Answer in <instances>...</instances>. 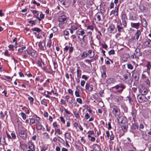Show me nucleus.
Segmentation results:
<instances>
[{
  "instance_id": "nucleus-1",
  "label": "nucleus",
  "mask_w": 151,
  "mask_h": 151,
  "mask_svg": "<svg viewBox=\"0 0 151 151\" xmlns=\"http://www.w3.org/2000/svg\"><path fill=\"white\" fill-rule=\"evenodd\" d=\"M58 21L59 22V26L62 29L64 28L66 24L68 25L72 24V21L65 15L60 16L58 18Z\"/></svg>"
},
{
  "instance_id": "nucleus-2",
  "label": "nucleus",
  "mask_w": 151,
  "mask_h": 151,
  "mask_svg": "<svg viewBox=\"0 0 151 151\" xmlns=\"http://www.w3.org/2000/svg\"><path fill=\"white\" fill-rule=\"evenodd\" d=\"M112 108L113 114L115 117L117 118L119 116L120 114L119 109L115 105H113L112 106Z\"/></svg>"
},
{
  "instance_id": "nucleus-3",
  "label": "nucleus",
  "mask_w": 151,
  "mask_h": 151,
  "mask_svg": "<svg viewBox=\"0 0 151 151\" xmlns=\"http://www.w3.org/2000/svg\"><path fill=\"white\" fill-rule=\"evenodd\" d=\"M125 86L122 84H120L117 85L113 88H115L117 90V92L119 93H121L123 91V90L125 88Z\"/></svg>"
},
{
  "instance_id": "nucleus-4",
  "label": "nucleus",
  "mask_w": 151,
  "mask_h": 151,
  "mask_svg": "<svg viewBox=\"0 0 151 151\" xmlns=\"http://www.w3.org/2000/svg\"><path fill=\"white\" fill-rule=\"evenodd\" d=\"M63 50L64 53L67 52V51L69 50V53L70 55L72 53L73 51V47L72 46V44H69L68 45L65 46Z\"/></svg>"
},
{
  "instance_id": "nucleus-5",
  "label": "nucleus",
  "mask_w": 151,
  "mask_h": 151,
  "mask_svg": "<svg viewBox=\"0 0 151 151\" xmlns=\"http://www.w3.org/2000/svg\"><path fill=\"white\" fill-rule=\"evenodd\" d=\"M145 72V71L143 72L141 78L147 85L150 86V81L148 78L144 73Z\"/></svg>"
},
{
  "instance_id": "nucleus-6",
  "label": "nucleus",
  "mask_w": 151,
  "mask_h": 151,
  "mask_svg": "<svg viewBox=\"0 0 151 151\" xmlns=\"http://www.w3.org/2000/svg\"><path fill=\"white\" fill-rule=\"evenodd\" d=\"M87 36L86 37L87 40H86L87 42L88 40L89 41L90 44L91 45H93L94 44L93 40V37L92 35V32H89L87 34Z\"/></svg>"
},
{
  "instance_id": "nucleus-7",
  "label": "nucleus",
  "mask_w": 151,
  "mask_h": 151,
  "mask_svg": "<svg viewBox=\"0 0 151 151\" xmlns=\"http://www.w3.org/2000/svg\"><path fill=\"white\" fill-rule=\"evenodd\" d=\"M117 119L118 122L122 124L127 123V119L125 116H119L117 117Z\"/></svg>"
},
{
  "instance_id": "nucleus-8",
  "label": "nucleus",
  "mask_w": 151,
  "mask_h": 151,
  "mask_svg": "<svg viewBox=\"0 0 151 151\" xmlns=\"http://www.w3.org/2000/svg\"><path fill=\"white\" fill-rule=\"evenodd\" d=\"M139 91L142 95H145L148 92V90L143 85H141L139 86Z\"/></svg>"
},
{
  "instance_id": "nucleus-9",
  "label": "nucleus",
  "mask_w": 151,
  "mask_h": 151,
  "mask_svg": "<svg viewBox=\"0 0 151 151\" xmlns=\"http://www.w3.org/2000/svg\"><path fill=\"white\" fill-rule=\"evenodd\" d=\"M76 34L79 39L83 35L85 34L86 33L84 30L82 29H79L77 30L76 32Z\"/></svg>"
},
{
  "instance_id": "nucleus-10",
  "label": "nucleus",
  "mask_w": 151,
  "mask_h": 151,
  "mask_svg": "<svg viewBox=\"0 0 151 151\" xmlns=\"http://www.w3.org/2000/svg\"><path fill=\"white\" fill-rule=\"evenodd\" d=\"M137 99L138 101L140 103L146 102L147 100V99L146 97L144 96H142L139 95L137 96Z\"/></svg>"
},
{
  "instance_id": "nucleus-11",
  "label": "nucleus",
  "mask_w": 151,
  "mask_h": 151,
  "mask_svg": "<svg viewBox=\"0 0 151 151\" xmlns=\"http://www.w3.org/2000/svg\"><path fill=\"white\" fill-rule=\"evenodd\" d=\"M143 44L145 47H151V40L148 39L144 42Z\"/></svg>"
},
{
  "instance_id": "nucleus-12",
  "label": "nucleus",
  "mask_w": 151,
  "mask_h": 151,
  "mask_svg": "<svg viewBox=\"0 0 151 151\" xmlns=\"http://www.w3.org/2000/svg\"><path fill=\"white\" fill-rule=\"evenodd\" d=\"M146 67H147V72L148 75H149L150 73V70L151 69V63L150 62H147Z\"/></svg>"
},
{
  "instance_id": "nucleus-13",
  "label": "nucleus",
  "mask_w": 151,
  "mask_h": 151,
  "mask_svg": "<svg viewBox=\"0 0 151 151\" xmlns=\"http://www.w3.org/2000/svg\"><path fill=\"white\" fill-rule=\"evenodd\" d=\"M27 53L34 58H35L37 57V54L35 51H32L29 50H27Z\"/></svg>"
},
{
  "instance_id": "nucleus-14",
  "label": "nucleus",
  "mask_w": 151,
  "mask_h": 151,
  "mask_svg": "<svg viewBox=\"0 0 151 151\" xmlns=\"http://www.w3.org/2000/svg\"><path fill=\"white\" fill-rule=\"evenodd\" d=\"M115 80L113 78H111L106 79V82L108 84H111L115 83Z\"/></svg>"
},
{
  "instance_id": "nucleus-15",
  "label": "nucleus",
  "mask_w": 151,
  "mask_h": 151,
  "mask_svg": "<svg viewBox=\"0 0 151 151\" xmlns=\"http://www.w3.org/2000/svg\"><path fill=\"white\" fill-rule=\"evenodd\" d=\"M118 7H116L114 10L112 11L110 13V15L113 14L115 16H116L118 15Z\"/></svg>"
},
{
  "instance_id": "nucleus-16",
  "label": "nucleus",
  "mask_w": 151,
  "mask_h": 151,
  "mask_svg": "<svg viewBox=\"0 0 151 151\" xmlns=\"http://www.w3.org/2000/svg\"><path fill=\"white\" fill-rule=\"evenodd\" d=\"M93 148L95 151H100L101 150V146L97 144H93Z\"/></svg>"
},
{
  "instance_id": "nucleus-17",
  "label": "nucleus",
  "mask_w": 151,
  "mask_h": 151,
  "mask_svg": "<svg viewBox=\"0 0 151 151\" xmlns=\"http://www.w3.org/2000/svg\"><path fill=\"white\" fill-rule=\"evenodd\" d=\"M101 15L102 14L101 13L100 14H95L94 17L95 20L97 22L100 21L101 20H102L101 17Z\"/></svg>"
},
{
  "instance_id": "nucleus-18",
  "label": "nucleus",
  "mask_w": 151,
  "mask_h": 151,
  "mask_svg": "<svg viewBox=\"0 0 151 151\" xmlns=\"http://www.w3.org/2000/svg\"><path fill=\"white\" fill-rule=\"evenodd\" d=\"M88 56L90 58H93L94 55V52L92 50H88L87 53Z\"/></svg>"
},
{
  "instance_id": "nucleus-19",
  "label": "nucleus",
  "mask_w": 151,
  "mask_h": 151,
  "mask_svg": "<svg viewBox=\"0 0 151 151\" xmlns=\"http://www.w3.org/2000/svg\"><path fill=\"white\" fill-rule=\"evenodd\" d=\"M85 89L89 91H93V88L90 86L88 83H87L85 85Z\"/></svg>"
},
{
  "instance_id": "nucleus-20",
  "label": "nucleus",
  "mask_w": 151,
  "mask_h": 151,
  "mask_svg": "<svg viewBox=\"0 0 151 151\" xmlns=\"http://www.w3.org/2000/svg\"><path fill=\"white\" fill-rule=\"evenodd\" d=\"M36 129L37 130H41L42 127V125L41 123L40 122H38L37 123H36Z\"/></svg>"
},
{
  "instance_id": "nucleus-21",
  "label": "nucleus",
  "mask_w": 151,
  "mask_h": 151,
  "mask_svg": "<svg viewBox=\"0 0 151 151\" xmlns=\"http://www.w3.org/2000/svg\"><path fill=\"white\" fill-rule=\"evenodd\" d=\"M131 25L132 27L138 29L140 25V23L139 22L137 23L131 22Z\"/></svg>"
},
{
  "instance_id": "nucleus-22",
  "label": "nucleus",
  "mask_w": 151,
  "mask_h": 151,
  "mask_svg": "<svg viewBox=\"0 0 151 151\" xmlns=\"http://www.w3.org/2000/svg\"><path fill=\"white\" fill-rule=\"evenodd\" d=\"M114 99L115 101L117 103L120 102L123 100V97L121 96H116Z\"/></svg>"
},
{
  "instance_id": "nucleus-23",
  "label": "nucleus",
  "mask_w": 151,
  "mask_h": 151,
  "mask_svg": "<svg viewBox=\"0 0 151 151\" xmlns=\"http://www.w3.org/2000/svg\"><path fill=\"white\" fill-rule=\"evenodd\" d=\"M110 32L111 33L115 32H116L117 30L114 26H111L109 27L108 28Z\"/></svg>"
},
{
  "instance_id": "nucleus-24",
  "label": "nucleus",
  "mask_w": 151,
  "mask_h": 151,
  "mask_svg": "<svg viewBox=\"0 0 151 151\" xmlns=\"http://www.w3.org/2000/svg\"><path fill=\"white\" fill-rule=\"evenodd\" d=\"M121 127L123 131L126 132L127 131L128 125L127 123L121 125Z\"/></svg>"
},
{
  "instance_id": "nucleus-25",
  "label": "nucleus",
  "mask_w": 151,
  "mask_h": 151,
  "mask_svg": "<svg viewBox=\"0 0 151 151\" xmlns=\"http://www.w3.org/2000/svg\"><path fill=\"white\" fill-rule=\"evenodd\" d=\"M29 147V149L32 151H35L34 145L32 142H29L28 143Z\"/></svg>"
},
{
  "instance_id": "nucleus-26",
  "label": "nucleus",
  "mask_w": 151,
  "mask_h": 151,
  "mask_svg": "<svg viewBox=\"0 0 151 151\" xmlns=\"http://www.w3.org/2000/svg\"><path fill=\"white\" fill-rule=\"evenodd\" d=\"M141 23L143 27L146 28L147 26V23L145 18H143L142 19L141 21Z\"/></svg>"
},
{
  "instance_id": "nucleus-27",
  "label": "nucleus",
  "mask_w": 151,
  "mask_h": 151,
  "mask_svg": "<svg viewBox=\"0 0 151 151\" xmlns=\"http://www.w3.org/2000/svg\"><path fill=\"white\" fill-rule=\"evenodd\" d=\"M121 26L117 24V28L118 32H121L123 31L124 29V27L122 26V24L120 23Z\"/></svg>"
},
{
  "instance_id": "nucleus-28",
  "label": "nucleus",
  "mask_w": 151,
  "mask_h": 151,
  "mask_svg": "<svg viewBox=\"0 0 151 151\" xmlns=\"http://www.w3.org/2000/svg\"><path fill=\"white\" fill-rule=\"evenodd\" d=\"M141 34V31L140 30H137L135 35L136 36V38L137 40H138L140 35Z\"/></svg>"
},
{
  "instance_id": "nucleus-29",
  "label": "nucleus",
  "mask_w": 151,
  "mask_h": 151,
  "mask_svg": "<svg viewBox=\"0 0 151 151\" xmlns=\"http://www.w3.org/2000/svg\"><path fill=\"white\" fill-rule=\"evenodd\" d=\"M78 28V26L76 24H73L71 25V28L74 31L79 29Z\"/></svg>"
},
{
  "instance_id": "nucleus-30",
  "label": "nucleus",
  "mask_w": 151,
  "mask_h": 151,
  "mask_svg": "<svg viewBox=\"0 0 151 151\" xmlns=\"http://www.w3.org/2000/svg\"><path fill=\"white\" fill-rule=\"evenodd\" d=\"M130 76V73H127L125 74L123 76V77L124 78L125 80L127 79Z\"/></svg>"
},
{
  "instance_id": "nucleus-31",
  "label": "nucleus",
  "mask_w": 151,
  "mask_h": 151,
  "mask_svg": "<svg viewBox=\"0 0 151 151\" xmlns=\"http://www.w3.org/2000/svg\"><path fill=\"white\" fill-rule=\"evenodd\" d=\"M42 43H43V46L42 45V43H39L38 46L40 49L42 50H44V46H45V43L44 41H43Z\"/></svg>"
},
{
  "instance_id": "nucleus-32",
  "label": "nucleus",
  "mask_w": 151,
  "mask_h": 151,
  "mask_svg": "<svg viewBox=\"0 0 151 151\" xmlns=\"http://www.w3.org/2000/svg\"><path fill=\"white\" fill-rule=\"evenodd\" d=\"M138 128V126L135 124H133L131 127V128L132 130L133 131H134V130L137 129Z\"/></svg>"
},
{
  "instance_id": "nucleus-33",
  "label": "nucleus",
  "mask_w": 151,
  "mask_h": 151,
  "mask_svg": "<svg viewBox=\"0 0 151 151\" xmlns=\"http://www.w3.org/2000/svg\"><path fill=\"white\" fill-rule=\"evenodd\" d=\"M65 137H66L67 139L70 140L71 136L70 133H68L67 132H65Z\"/></svg>"
},
{
  "instance_id": "nucleus-34",
  "label": "nucleus",
  "mask_w": 151,
  "mask_h": 151,
  "mask_svg": "<svg viewBox=\"0 0 151 151\" xmlns=\"http://www.w3.org/2000/svg\"><path fill=\"white\" fill-rule=\"evenodd\" d=\"M73 113L75 116L76 118L79 119L80 118V116L79 114V113L77 112L76 111H73Z\"/></svg>"
},
{
  "instance_id": "nucleus-35",
  "label": "nucleus",
  "mask_w": 151,
  "mask_h": 151,
  "mask_svg": "<svg viewBox=\"0 0 151 151\" xmlns=\"http://www.w3.org/2000/svg\"><path fill=\"white\" fill-rule=\"evenodd\" d=\"M32 30L33 32L35 31L37 32H39L41 31V30L40 28L37 27L33 28L32 29Z\"/></svg>"
},
{
  "instance_id": "nucleus-36",
  "label": "nucleus",
  "mask_w": 151,
  "mask_h": 151,
  "mask_svg": "<svg viewBox=\"0 0 151 151\" xmlns=\"http://www.w3.org/2000/svg\"><path fill=\"white\" fill-rule=\"evenodd\" d=\"M88 56L87 53L86 52L84 51L82 55H81V57L82 58H87Z\"/></svg>"
},
{
  "instance_id": "nucleus-37",
  "label": "nucleus",
  "mask_w": 151,
  "mask_h": 151,
  "mask_svg": "<svg viewBox=\"0 0 151 151\" xmlns=\"http://www.w3.org/2000/svg\"><path fill=\"white\" fill-rule=\"evenodd\" d=\"M31 3L34 5H36L37 6H40V4L37 2L35 0H32L31 1Z\"/></svg>"
},
{
  "instance_id": "nucleus-38",
  "label": "nucleus",
  "mask_w": 151,
  "mask_h": 151,
  "mask_svg": "<svg viewBox=\"0 0 151 151\" xmlns=\"http://www.w3.org/2000/svg\"><path fill=\"white\" fill-rule=\"evenodd\" d=\"M21 116L24 120H26L27 118V116L23 112H21Z\"/></svg>"
},
{
  "instance_id": "nucleus-39",
  "label": "nucleus",
  "mask_w": 151,
  "mask_h": 151,
  "mask_svg": "<svg viewBox=\"0 0 151 151\" xmlns=\"http://www.w3.org/2000/svg\"><path fill=\"white\" fill-rule=\"evenodd\" d=\"M26 48L25 46H23L21 48L19 49L18 51L20 53H21L23 52L24 50H25Z\"/></svg>"
},
{
  "instance_id": "nucleus-40",
  "label": "nucleus",
  "mask_w": 151,
  "mask_h": 151,
  "mask_svg": "<svg viewBox=\"0 0 151 151\" xmlns=\"http://www.w3.org/2000/svg\"><path fill=\"white\" fill-rule=\"evenodd\" d=\"M86 36V35L85 34H84V35H83V36H82V37H80V39H79L80 41L81 42H85V40H85V38Z\"/></svg>"
},
{
  "instance_id": "nucleus-41",
  "label": "nucleus",
  "mask_w": 151,
  "mask_h": 151,
  "mask_svg": "<svg viewBox=\"0 0 151 151\" xmlns=\"http://www.w3.org/2000/svg\"><path fill=\"white\" fill-rule=\"evenodd\" d=\"M127 20L122 19V24L124 27H126L127 25V22L126 21Z\"/></svg>"
},
{
  "instance_id": "nucleus-42",
  "label": "nucleus",
  "mask_w": 151,
  "mask_h": 151,
  "mask_svg": "<svg viewBox=\"0 0 151 151\" xmlns=\"http://www.w3.org/2000/svg\"><path fill=\"white\" fill-rule=\"evenodd\" d=\"M81 70L78 69L77 70V76L78 77H80L81 75Z\"/></svg>"
},
{
  "instance_id": "nucleus-43",
  "label": "nucleus",
  "mask_w": 151,
  "mask_h": 151,
  "mask_svg": "<svg viewBox=\"0 0 151 151\" xmlns=\"http://www.w3.org/2000/svg\"><path fill=\"white\" fill-rule=\"evenodd\" d=\"M56 50L57 51V53L59 55H60L62 53V51L61 50L60 51H59L60 50V47L58 46H57L56 47Z\"/></svg>"
},
{
  "instance_id": "nucleus-44",
  "label": "nucleus",
  "mask_w": 151,
  "mask_h": 151,
  "mask_svg": "<svg viewBox=\"0 0 151 151\" xmlns=\"http://www.w3.org/2000/svg\"><path fill=\"white\" fill-rule=\"evenodd\" d=\"M141 9L144 12H146L147 10V9L144 6H142L141 7Z\"/></svg>"
},
{
  "instance_id": "nucleus-45",
  "label": "nucleus",
  "mask_w": 151,
  "mask_h": 151,
  "mask_svg": "<svg viewBox=\"0 0 151 151\" xmlns=\"http://www.w3.org/2000/svg\"><path fill=\"white\" fill-rule=\"evenodd\" d=\"M35 122V120L33 118L30 119V124L32 125V124H34Z\"/></svg>"
},
{
  "instance_id": "nucleus-46",
  "label": "nucleus",
  "mask_w": 151,
  "mask_h": 151,
  "mask_svg": "<svg viewBox=\"0 0 151 151\" xmlns=\"http://www.w3.org/2000/svg\"><path fill=\"white\" fill-rule=\"evenodd\" d=\"M56 133H57L59 135L61 134H62V131L60 129H58L55 131V134Z\"/></svg>"
},
{
  "instance_id": "nucleus-47",
  "label": "nucleus",
  "mask_w": 151,
  "mask_h": 151,
  "mask_svg": "<svg viewBox=\"0 0 151 151\" xmlns=\"http://www.w3.org/2000/svg\"><path fill=\"white\" fill-rule=\"evenodd\" d=\"M80 91H75V95L76 97H80L81 96L79 95V92Z\"/></svg>"
},
{
  "instance_id": "nucleus-48",
  "label": "nucleus",
  "mask_w": 151,
  "mask_h": 151,
  "mask_svg": "<svg viewBox=\"0 0 151 151\" xmlns=\"http://www.w3.org/2000/svg\"><path fill=\"white\" fill-rule=\"evenodd\" d=\"M58 140L61 143L64 144L65 143L64 140L60 137H58Z\"/></svg>"
},
{
  "instance_id": "nucleus-49",
  "label": "nucleus",
  "mask_w": 151,
  "mask_h": 151,
  "mask_svg": "<svg viewBox=\"0 0 151 151\" xmlns=\"http://www.w3.org/2000/svg\"><path fill=\"white\" fill-rule=\"evenodd\" d=\"M87 42L85 40V42H82L81 43V45L82 47H83L84 46H85L87 44Z\"/></svg>"
},
{
  "instance_id": "nucleus-50",
  "label": "nucleus",
  "mask_w": 151,
  "mask_h": 151,
  "mask_svg": "<svg viewBox=\"0 0 151 151\" xmlns=\"http://www.w3.org/2000/svg\"><path fill=\"white\" fill-rule=\"evenodd\" d=\"M28 99L30 101V104L33 103L34 101V99L32 97H29L28 98Z\"/></svg>"
},
{
  "instance_id": "nucleus-51",
  "label": "nucleus",
  "mask_w": 151,
  "mask_h": 151,
  "mask_svg": "<svg viewBox=\"0 0 151 151\" xmlns=\"http://www.w3.org/2000/svg\"><path fill=\"white\" fill-rule=\"evenodd\" d=\"M20 137L23 139H25L27 138V134H25L23 135H21L20 136Z\"/></svg>"
},
{
  "instance_id": "nucleus-52",
  "label": "nucleus",
  "mask_w": 151,
  "mask_h": 151,
  "mask_svg": "<svg viewBox=\"0 0 151 151\" xmlns=\"http://www.w3.org/2000/svg\"><path fill=\"white\" fill-rule=\"evenodd\" d=\"M127 66L128 68L130 70H132L133 68V67L130 64H128L127 65Z\"/></svg>"
},
{
  "instance_id": "nucleus-53",
  "label": "nucleus",
  "mask_w": 151,
  "mask_h": 151,
  "mask_svg": "<svg viewBox=\"0 0 151 151\" xmlns=\"http://www.w3.org/2000/svg\"><path fill=\"white\" fill-rule=\"evenodd\" d=\"M122 19L127 20V19L126 15L125 14H123L122 16Z\"/></svg>"
},
{
  "instance_id": "nucleus-54",
  "label": "nucleus",
  "mask_w": 151,
  "mask_h": 151,
  "mask_svg": "<svg viewBox=\"0 0 151 151\" xmlns=\"http://www.w3.org/2000/svg\"><path fill=\"white\" fill-rule=\"evenodd\" d=\"M53 63L54 65V68L55 70L58 67V65L57 63L54 61H53Z\"/></svg>"
},
{
  "instance_id": "nucleus-55",
  "label": "nucleus",
  "mask_w": 151,
  "mask_h": 151,
  "mask_svg": "<svg viewBox=\"0 0 151 151\" xmlns=\"http://www.w3.org/2000/svg\"><path fill=\"white\" fill-rule=\"evenodd\" d=\"M101 46L103 48L105 49L106 50L107 49L108 46L106 44H102Z\"/></svg>"
},
{
  "instance_id": "nucleus-56",
  "label": "nucleus",
  "mask_w": 151,
  "mask_h": 151,
  "mask_svg": "<svg viewBox=\"0 0 151 151\" xmlns=\"http://www.w3.org/2000/svg\"><path fill=\"white\" fill-rule=\"evenodd\" d=\"M76 101L80 103V104H82V101L81 99L78 98L76 99Z\"/></svg>"
},
{
  "instance_id": "nucleus-57",
  "label": "nucleus",
  "mask_w": 151,
  "mask_h": 151,
  "mask_svg": "<svg viewBox=\"0 0 151 151\" xmlns=\"http://www.w3.org/2000/svg\"><path fill=\"white\" fill-rule=\"evenodd\" d=\"M51 45V40H49L47 43V46L48 47H50Z\"/></svg>"
},
{
  "instance_id": "nucleus-58",
  "label": "nucleus",
  "mask_w": 151,
  "mask_h": 151,
  "mask_svg": "<svg viewBox=\"0 0 151 151\" xmlns=\"http://www.w3.org/2000/svg\"><path fill=\"white\" fill-rule=\"evenodd\" d=\"M85 118L86 119H87L90 118V115L88 113H86L84 116Z\"/></svg>"
},
{
  "instance_id": "nucleus-59",
  "label": "nucleus",
  "mask_w": 151,
  "mask_h": 151,
  "mask_svg": "<svg viewBox=\"0 0 151 151\" xmlns=\"http://www.w3.org/2000/svg\"><path fill=\"white\" fill-rule=\"evenodd\" d=\"M43 135L46 138H49V137L48 134L46 132H44L43 134Z\"/></svg>"
},
{
  "instance_id": "nucleus-60",
  "label": "nucleus",
  "mask_w": 151,
  "mask_h": 151,
  "mask_svg": "<svg viewBox=\"0 0 151 151\" xmlns=\"http://www.w3.org/2000/svg\"><path fill=\"white\" fill-rule=\"evenodd\" d=\"M87 29L90 30H93V27L92 25L88 26L87 27Z\"/></svg>"
},
{
  "instance_id": "nucleus-61",
  "label": "nucleus",
  "mask_w": 151,
  "mask_h": 151,
  "mask_svg": "<svg viewBox=\"0 0 151 151\" xmlns=\"http://www.w3.org/2000/svg\"><path fill=\"white\" fill-rule=\"evenodd\" d=\"M115 52L114 50H110L109 52V55H113L114 54Z\"/></svg>"
},
{
  "instance_id": "nucleus-62",
  "label": "nucleus",
  "mask_w": 151,
  "mask_h": 151,
  "mask_svg": "<svg viewBox=\"0 0 151 151\" xmlns=\"http://www.w3.org/2000/svg\"><path fill=\"white\" fill-rule=\"evenodd\" d=\"M19 134L21 135H23V134H27L25 132V131L24 130H21L19 131Z\"/></svg>"
},
{
  "instance_id": "nucleus-63",
  "label": "nucleus",
  "mask_w": 151,
  "mask_h": 151,
  "mask_svg": "<svg viewBox=\"0 0 151 151\" xmlns=\"http://www.w3.org/2000/svg\"><path fill=\"white\" fill-rule=\"evenodd\" d=\"M29 23L31 24L32 26H33L34 25H35V23L34 21L33 20H30L29 21Z\"/></svg>"
},
{
  "instance_id": "nucleus-64",
  "label": "nucleus",
  "mask_w": 151,
  "mask_h": 151,
  "mask_svg": "<svg viewBox=\"0 0 151 151\" xmlns=\"http://www.w3.org/2000/svg\"><path fill=\"white\" fill-rule=\"evenodd\" d=\"M47 149V148L45 146H43L41 148V151H45Z\"/></svg>"
}]
</instances>
